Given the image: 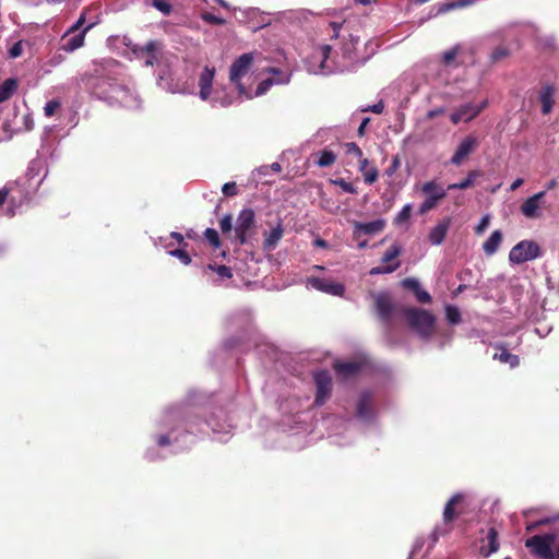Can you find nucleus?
Wrapping results in <instances>:
<instances>
[{
	"label": "nucleus",
	"mask_w": 559,
	"mask_h": 559,
	"mask_svg": "<svg viewBox=\"0 0 559 559\" xmlns=\"http://www.w3.org/2000/svg\"><path fill=\"white\" fill-rule=\"evenodd\" d=\"M403 312L408 325L420 336L429 337L432 334L436 318L431 312L418 308H405Z\"/></svg>",
	"instance_id": "nucleus-1"
},
{
	"label": "nucleus",
	"mask_w": 559,
	"mask_h": 559,
	"mask_svg": "<svg viewBox=\"0 0 559 559\" xmlns=\"http://www.w3.org/2000/svg\"><path fill=\"white\" fill-rule=\"evenodd\" d=\"M556 538L555 533L534 535L525 540V547L537 559H556L552 549Z\"/></svg>",
	"instance_id": "nucleus-2"
},
{
	"label": "nucleus",
	"mask_w": 559,
	"mask_h": 559,
	"mask_svg": "<svg viewBox=\"0 0 559 559\" xmlns=\"http://www.w3.org/2000/svg\"><path fill=\"white\" fill-rule=\"evenodd\" d=\"M542 255L539 245L534 240H522L518 242L509 253V260L514 264H522L535 260Z\"/></svg>",
	"instance_id": "nucleus-3"
},
{
	"label": "nucleus",
	"mask_w": 559,
	"mask_h": 559,
	"mask_svg": "<svg viewBox=\"0 0 559 559\" xmlns=\"http://www.w3.org/2000/svg\"><path fill=\"white\" fill-rule=\"evenodd\" d=\"M313 381L316 384V396L313 405L323 406L332 395L333 380L328 370H318L313 372Z\"/></svg>",
	"instance_id": "nucleus-4"
},
{
	"label": "nucleus",
	"mask_w": 559,
	"mask_h": 559,
	"mask_svg": "<svg viewBox=\"0 0 559 559\" xmlns=\"http://www.w3.org/2000/svg\"><path fill=\"white\" fill-rule=\"evenodd\" d=\"M162 47L158 40H150L143 46L138 44L129 46L138 59H143L145 67H154L158 62Z\"/></svg>",
	"instance_id": "nucleus-5"
},
{
	"label": "nucleus",
	"mask_w": 559,
	"mask_h": 559,
	"mask_svg": "<svg viewBox=\"0 0 559 559\" xmlns=\"http://www.w3.org/2000/svg\"><path fill=\"white\" fill-rule=\"evenodd\" d=\"M421 192L427 194V198L419 206V214L421 215L433 210L438 203L447 197V191L435 180L425 182L421 186Z\"/></svg>",
	"instance_id": "nucleus-6"
},
{
	"label": "nucleus",
	"mask_w": 559,
	"mask_h": 559,
	"mask_svg": "<svg viewBox=\"0 0 559 559\" xmlns=\"http://www.w3.org/2000/svg\"><path fill=\"white\" fill-rule=\"evenodd\" d=\"M401 247L396 243H393L383 254L381 261L386 263L385 266H376L370 270L371 275L377 274H388L397 270L401 265L400 261H395L396 258L401 254Z\"/></svg>",
	"instance_id": "nucleus-7"
},
{
	"label": "nucleus",
	"mask_w": 559,
	"mask_h": 559,
	"mask_svg": "<svg viewBox=\"0 0 559 559\" xmlns=\"http://www.w3.org/2000/svg\"><path fill=\"white\" fill-rule=\"evenodd\" d=\"M478 146V141L473 135H467L456 147L451 157V164L460 166Z\"/></svg>",
	"instance_id": "nucleus-8"
},
{
	"label": "nucleus",
	"mask_w": 559,
	"mask_h": 559,
	"mask_svg": "<svg viewBox=\"0 0 559 559\" xmlns=\"http://www.w3.org/2000/svg\"><path fill=\"white\" fill-rule=\"evenodd\" d=\"M308 284L322 293L332 296H342L345 292L344 285L321 277H309Z\"/></svg>",
	"instance_id": "nucleus-9"
},
{
	"label": "nucleus",
	"mask_w": 559,
	"mask_h": 559,
	"mask_svg": "<svg viewBox=\"0 0 559 559\" xmlns=\"http://www.w3.org/2000/svg\"><path fill=\"white\" fill-rule=\"evenodd\" d=\"M376 310L380 318V320L386 324H391L392 314L394 310V306L392 304L391 297L385 294L381 293L376 296Z\"/></svg>",
	"instance_id": "nucleus-10"
},
{
	"label": "nucleus",
	"mask_w": 559,
	"mask_h": 559,
	"mask_svg": "<svg viewBox=\"0 0 559 559\" xmlns=\"http://www.w3.org/2000/svg\"><path fill=\"white\" fill-rule=\"evenodd\" d=\"M271 24V16L269 13L261 12L257 8L247 9V28L257 32Z\"/></svg>",
	"instance_id": "nucleus-11"
},
{
	"label": "nucleus",
	"mask_w": 559,
	"mask_h": 559,
	"mask_svg": "<svg viewBox=\"0 0 559 559\" xmlns=\"http://www.w3.org/2000/svg\"><path fill=\"white\" fill-rule=\"evenodd\" d=\"M464 501L463 493L453 495L450 500L445 503L443 510V522L445 525L451 524L459 515L463 513V510L460 509V506Z\"/></svg>",
	"instance_id": "nucleus-12"
},
{
	"label": "nucleus",
	"mask_w": 559,
	"mask_h": 559,
	"mask_svg": "<svg viewBox=\"0 0 559 559\" xmlns=\"http://www.w3.org/2000/svg\"><path fill=\"white\" fill-rule=\"evenodd\" d=\"M545 195L546 191H540L526 199L521 205V213L527 218L539 217V206Z\"/></svg>",
	"instance_id": "nucleus-13"
},
{
	"label": "nucleus",
	"mask_w": 559,
	"mask_h": 559,
	"mask_svg": "<svg viewBox=\"0 0 559 559\" xmlns=\"http://www.w3.org/2000/svg\"><path fill=\"white\" fill-rule=\"evenodd\" d=\"M362 362L358 360H350V361H335L333 364V369L335 370L336 374L341 377L342 379H348L357 373L360 372L362 369Z\"/></svg>",
	"instance_id": "nucleus-14"
},
{
	"label": "nucleus",
	"mask_w": 559,
	"mask_h": 559,
	"mask_svg": "<svg viewBox=\"0 0 559 559\" xmlns=\"http://www.w3.org/2000/svg\"><path fill=\"white\" fill-rule=\"evenodd\" d=\"M245 75V53L237 57L229 70V80L238 90L239 95L245 92L241 79Z\"/></svg>",
	"instance_id": "nucleus-15"
},
{
	"label": "nucleus",
	"mask_w": 559,
	"mask_h": 559,
	"mask_svg": "<svg viewBox=\"0 0 559 559\" xmlns=\"http://www.w3.org/2000/svg\"><path fill=\"white\" fill-rule=\"evenodd\" d=\"M450 225H451V218L450 217H447V218H443L442 221H440L429 231V235H428L429 242L431 245H433V246L441 245L444 241L445 237H447V234L449 231Z\"/></svg>",
	"instance_id": "nucleus-16"
},
{
	"label": "nucleus",
	"mask_w": 559,
	"mask_h": 559,
	"mask_svg": "<svg viewBox=\"0 0 559 559\" xmlns=\"http://www.w3.org/2000/svg\"><path fill=\"white\" fill-rule=\"evenodd\" d=\"M499 549L498 531L489 527L486 537L481 539L480 554L485 557L490 556Z\"/></svg>",
	"instance_id": "nucleus-17"
},
{
	"label": "nucleus",
	"mask_w": 559,
	"mask_h": 559,
	"mask_svg": "<svg viewBox=\"0 0 559 559\" xmlns=\"http://www.w3.org/2000/svg\"><path fill=\"white\" fill-rule=\"evenodd\" d=\"M215 75V69L205 67L199 79L200 97L206 100L212 91V84Z\"/></svg>",
	"instance_id": "nucleus-18"
},
{
	"label": "nucleus",
	"mask_w": 559,
	"mask_h": 559,
	"mask_svg": "<svg viewBox=\"0 0 559 559\" xmlns=\"http://www.w3.org/2000/svg\"><path fill=\"white\" fill-rule=\"evenodd\" d=\"M493 347L499 352L493 354L492 358L495 360L508 364L511 368H515L520 365V357L509 353L504 343H496L493 344Z\"/></svg>",
	"instance_id": "nucleus-19"
},
{
	"label": "nucleus",
	"mask_w": 559,
	"mask_h": 559,
	"mask_svg": "<svg viewBox=\"0 0 559 559\" xmlns=\"http://www.w3.org/2000/svg\"><path fill=\"white\" fill-rule=\"evenodd\" d=\"M402 286L413 292L420 304H430L431 296L420 287L419 282L414 277H407L402 281Z\"/></svg>",
	"instance_id": "nucleus-20"
},
{
	"label": "nucleus",
	"mask_w": 559,
	"mask_h": 559,
	"mask_svg": "<svg viewBox=\"0 0 559 559\" xmlns=\"http://www.w3.org/2000/svg\"><path fill=\"white\" fill-rule=\"evenodd\" d=\"M94 24H88L80 34H76L70 38L68 36L66 39H62L61 50L66 52H73L76 49L81 48L85 41L86 33L93 27Z\"/></svg>",
	"instance_id": "nucleus-21"
},
{
	"label": "nucleus",
	"mask_w": 559,
	"mask_h": 559,
	"mask_svg": "<svg viewBox=\"0 0 559 559\" xmlns=\"http://www.w3.org/2000/svg\"><path fill=\"white\" fill-rule=\"evenodd\" d=\"M555 87L551 84H546L539 92V100L542 103V112L548 115L551 112L555 104Z\"/></svg>",
	"instance_id": "nucleus-22"
},
{
	"label": "nucleus",
	"mask_w": 559,
	"mask_h": 559,
	"mask_svg": "<svg viewBox=\"0 0 559 559\" xmlns=\"http://www.w3.org/2000/svg\"><path fill=\"white\" fill-rule=\"evenodd\" d=\"M488 106V100L484 99L479 105L474 104H465L459 107V110L464 116V121L468 122L476 118L486 107Z\"/></svg>",
	"instance_id": "nucleus-23"
},
{
	"label": "nucleus",
	"mask_w": 559,
	"mask_h": 559,
	"mask_svg": "<svg viewBox=\"0 0 559 559\" xmlns=\"http://www.w3.org/2000/svg\"><path fill=\"white\" fill-rule=\"evenodd\" d=\"M483 176V171L478 170V169H475V170H471L468 171L467 176L465 179H463L462 181L460 182H455V183H450L448 186V189L447 190H466L471 187L474 186V182L477 178L481 177Z\"/></svg>",
	"instance_id": "nucleus-24"
},
{
	"label": "nucleus",
	"mask_w": 559,
	"mask_h": 559,
	"mask_svg": "<svg viewBox=\"0 0 559 559\" xmlns=\"http://www.w3.org/2000/svg\"><path fill=\"white\" fill-rule=\"evenodd\" d=\"M371 406H372L371 395L367 392L362 393L359 396V400L357 403V416L362 419L370 417Z\"/></svg>",
	"instance_id": "nucleus-25"
},
{
	"label": "nucleus",
	"mask_w": 559,
	"mask_h": 559,
	"mask_svg": "<svg viewBox=\"0 0 559 559\" xmlns=\"http://www.w3.org/2000/svg\"><path fill=\"white\" fill-rule=\"evenodd\" d=\"M502 241V234L500 230H495L491 233L490 237L484 242L483 250L487 255H492L497 252L500 243Z\"/></svg>",
	"instance_id": "nucleus-26"
},
{
	"label": "nucleus",
	"mask_w": 559,
	"mask_h": 559,
	"mask_svg": "<svg viewBox=\"0 0 559 559\" xmlns=\"http://www.w3.org/2000/svg\"><path fill=\"white\" fill-rule=\"evenodd\" d=\"M17 80L16 79H7L0 85V104L10 99L12 95L17 90Z\"/></svg>",
	"instance_id": "nucleus-27"
},
{
	"label": "nucleus",
	"mask_w": 559,
	"mask_h": 559,
	"mask_svg": "<svg viewBox=\"0 0 559 559\" xmlns=\"http://www.w3.org/2000/svg\"><path fill=\"white\" fill-rule=\"evenodd\" d=\"M283 233L284 230L278 224L275 228L265 235L264 248L269 250L275 248L278 241L282 239Z\"/></svg>",
	"instance_id": "nucleus-28"
},
{
	"label": "nucleus",
	"mask_w": 559,
	"mask_h": 559,
	"mask_svg": "<svg viewBox=\"0 0 559 559\" xmlns=\"http://www.w3.org/2000/svg\"><path fill=\"white\" fill-rule=\"evenodd\" d=\"M385 222L383 219H376L368 223L358 224L357 228L366 235H373L383 230Z\"/></svg>",
	"instance_id": "nucleus-29"
},
{
	"label": "nucleus",
	"mask_w": 559,
	"mask_h": 559,
	"mask_svg": "<svg viewBox=\"0 0 559 559\" xmlns=\"http://www.w3.org/2000/svg\"><path fill=\"white\" fill-rule=\"evenodd\" d=\"M336 160V155L334 152L330 150H323L319 153V158L317 160V165L319 167H329L332 166Z\"/></svg>",
	"instance_id": "nucleus-30"
},
{
	"label": "nucleus",
	"mask_w": 559,
	"mask_h": 559,
	"mask_svg": "<svg viewBox=\"0 0 559 559\" xmlns=\"http://www.w3.org/2000/svg\"><path fill=\"white\" fill-rule=\"evenodd\" d=\"M287 82H288V80H282V79L274 80L273 78H267V79L263 80L258 85L254 96H261V95L265 94L274 83L283 84V83H287Z\"/></svg>",
	"instance_id": "nucleus-31"
},
{
	"label": "nucleus",
	"mask_w": 559,
	"mask_h": 559,
	"mask_svg": "<svg viewBox=\"0 0 559 559\" xmlns=\"http://www.w3.org/2000/svg\"><path fill=\"white\" fill-rule=\"evenodd\" d=\"M332 185L340 187L344 192L357 194L358 189L352 182L346 181L344 178H336L330 180Z\"/></svg>",
	"instance_id": "nucleus-32"
},
{
	"label": "nucleus",
	"mask_w": 559,
	"mask_h": 559,
	"mask_svg": "<svg viewBox=\"0 0 559 559\" xmlns=\"http://www.w3.org/2000/svg\"><path fill=\"white\" fill-rule=\"evenodd\" d=\"M412 204H405L402 210L400 211V213L396 215V217L394 218V223L396 225H402L404 223H406L409 217H411V214H412Z\"/></svg>",
	"instance_id": "nucleus-33"
},
{
	"label": "nucleus",
	"mask_w": 559,
	"mask_h": 559,
	"mask_svg": "<svg viewBox=\"0 0 559 559\" xmlns=\"http://www.w3.org/2000/svg\"><path fill=\"white\" fill-rule=\"evenodd\" d=\"M236 235L240 243H245V210H242L238 215Z\"/></svg>",
	"instance_id": "nucleus-34"
},
{
	"label": "nucleus",
	"mask_w": 559,
	"mask_h": 559,
	"mask_svg": "<svg viewBox=\"0 0 559 559\" xmlns=\"http://www.w3.org/2000/svg\"><path fill=\"white\" fill-rule=\"evenodd\" d=\"M445 317H447V320L451 324H457V323L461 322V313L457 310V308H455L453 306H448L447 307V309H445Z\"/></svg>",
	"instance_id": "nucleus-35"
},
{
	"label": "nucleus",
	"mask_w": 559,
	"mask_h": 559,
	"mask_svg": "<svg viewBox=\"0 0 559 559\" xmlns=\"http://www.w3.org/2000/svg\"><path fill=\"white\" fill-rule=\"evenodd\" d=\"M459 53V47H453L447 51L443 52L442 55V63L443 66L445 67H450L453 64L456 56Z\"/></svg>",
	"instance_id": "nucleus-36"
},
{
	"label": "nucleus",
	"mask_w": 559,
	"mask_h": 559,
	"mask_svg": "<svg viewBox=\"0 0 559 559\" xmlns=\"http://www.w3.org/2000/svg\"><path fill=\"white\" fill-rule=\"evenodd\" d=\"M474 0H459L457 2L445 3L439 9V12H448L456 8H463L472 4Z\"/></svg>",
	"instance_id": "nucleus-37"
},
{
	"label": "nucleus",
	"mask_w": 559,
	"mask_h": 559,
	"mask_svg": "<svg viewBox=\"0 0 559 559\" xmlns=\"http://www.w3.org/2000/svg\"><path fill=\"white\" fill-rule=\"evenodd\" d=\"M205 239L214 247L218 248L221 245L219 235L218 233L213 228H207L204 231Z\"/></svg>",
	"instance_id": "nucleus-38"
},
{
	"label": "nucleus",
	"mask_w": 559,
	"mask_h": 559,
	"mask_svg": "<svg viewBox=\"0 0 559 559\" xmlns=\"http://www.w3.org/2000/svg\"><path fill=\"white\" fill-rule=\"evenodd\" d=\"M60 107H61V102L59 99H51V100L47 102L44 107L45 115L47 117H52Z\"/></svg>",
	"instance_id": "nucleus-39"
},
{
	"label": "nucleus",
	"mask_w": 559,
	"mask_h": 559,
	"mask_svg": "<svg viewBox=\"0 0 559 559\" xmlns=\"http://www.w3.org/2000/svg\"><path fill=\"white\" fill-rule=\"evenodd\" d=\"M152 4L165 15H169L171 13L173 7L166 0H153Z\"/></svg>",
	"instance_id": "nucleus-40"
},
{
	"label": "nucleus",
	"mask_w": 559,
	"mask_h": 559,
	"mask_svg": "<svg viewBox=\"0 0 559 559\" xmlns=\"http://www.w3.org/2000/svg\"><path fill=\"white\" fill-rule=\"evenodd\" d=\"M344 147L346 150L347 155H353L357 158L362 156V151L355 142H346L344 143Z\"/></svg>",
	"instance_id": "nucleus-41"
},
{
	"label": "nucleus",
	"mask_w": 559,
	"mask_h": 559,
	"mask_svg": "<svg viewBox=\"0 0 559 559\" xmlns=\"http://www.w3.org/2000/svg\"><path fill=\"white\" fill-rule=\"evenodd\" d=\"M364 180L368 185H372L378 180L379 171L376 167H371L362 174Z\"/></svg>",
	"instance_id": "nucleus-42"
},
{
	"label": "nucleus",
	"mask_w": 559,
	"mask_h": 559,
	"mask_svg": "<svg viewBox=\"0 0 559 559\" xmlns=\"http://www.w3.org/2000/svg\"><path fill=\"white\" fill-rule=\"evenodd\" d=\"M510 55V50L507 47L499 46L497 47L491 55V60L497 62L503 58H507Z\"/></svg>",
	"instance_id": "nucleus-43"
},
{
	"label": "nucleus",
	"mask_w": 559,
	"mask_h": 559,
	"mask_svg": "<svg viewBox=\"0 0 559 559\" xmlns=\"http://www.w3.org/2000/svg\"><path fill=\"white\" fill-rule=\"evenodd\" d=\"M173 257L178 258L183 264L188 265L191 263V258L186 250L175 249L169 252Z\"/></svg>",
	"instance_id": "nucleus-44"
},
{
	"label": "nucleus",
	"mask_w": 559,
	"mask_h": 559,
	"mask_svg": "<svg viewBox=\"0 0 559 559\" xmlns=\"http://www.w3.org/2000/svg\"><path fill=\"white\" fill-rule=\"evenodd\" d=\"M207 267L211 270H215L221 277L230 278L233 275L230 269L227 267L226 265H219L217 267H214L212 264H209Z\"/></svg>",
	"instance_id": "nucleus-45"
},
{
	"label": "nucleus",
	"mask_w": 559,
	"mask_h": 559,
	"mask_svg": "<svg viewBox=\"0 0 559 559\" xmlns=\"http://www.w3.org/2000/svg\"><path fill=\"white\" fill-rule=\"evenodd\" d=\"M233 216L231 215H225L221 222H219V226H221V229L224 234L226 233H229L231 230V227H233Z\"/></svg>",
	"instance_id": "nucleus-46"
},
{
	"label": "nucleus",
	"mask_w": 559,
	"mask_h": 559,
	"mask_svg": "<svg viewBox=\"0 0 559 559\" xmlns=\"http://www.w3.org/2000/svg\"><path fill=\"white\" fill-rule=\"evenodd\" d=\"M23 52V44L22 41H16L10 49H9V57L12 59H15L20 57Z\"/></svg>",
	"instance_id": "nucleus-47"
},
{
	"label": "nucleus",
	"mask_w": 559,
	"mask_h": 559,
	"mask_svg": "<svg viewBox=\"0 0 559 559\" xmlns=\"http://www.w3.org/2000/svg\"><path fill=\"white\" fill-rule=\"evenodd\" d=\"M85 23V13H82L79 17V20L70 27V29L62 36V39H66V37L70 33H74L79 31Z\"/></svg>",
	"instance_id": "nucleus-48"
},
{
	"label": "nucleus",
	"mask_w": 559,
	"mask_h": 559,
	"mask_svg": "<svg viewBox=\"0 0 559 559\" xmlns=\"http://www.w3.org/2000/svg\"><path fill=\"white\" fill-rule=\"evenodd\" d=\"M489 223H490L489 215L483 216L480 222L478 223V225L475 227V233L478 235L483 234L488 228Z\"/></svg>",
	"instance_id": "nucleus-49"
},
{
	"label": "nucleus",
	"mask_w": 559,
	"mask_h": 559,
	"mask_svg": "<svg viewBox=\"0 0 559 559\" xmlns=\"http://www.w3.org/2000/svg\"><path fill=\"white\" fill-rule=\"evenodd\" d=\"M222 191L226 197H234L237 194V186L235 182H227L223 186Z\"/></svg>",
	"instance_id": "nucleus-50"
},
{
	"label": "nucleus",
	"mask_w": 559,
	"mask_h": 559,
	"mask_svg": "<svg viewBox=\"0 0 559 559\" xmlns=\"http://www.w3.org/2000/svg\"><path fill=\"white\" fill-rule=\"evenodd\" d=\"M401 166V162H400V157L397 155H395L393 158H392V162H391V165L388 167V169L385 170V174L391 177L397 169L399 167Z\"/></svg>",
	"instance_id": "nucleus-51"
},
{
	"label": "nucleus",
	"mask_w": 559,
	"mask_h": 559,
	"mask_svg": "<svg viewBox=\"0 0 559 559\" xmlns=\"http://www.w3.org/2000/svg\"><path fill=\"white\" fill-rule=\"evenodd\" d=\"M331 50H332V47L329 46V45H324V46L321 47V57H322V61H321V64H320L321 69L325 68L324 63L329 59Z\"/></svg>",
	"instance_id": "nucleus-52"
},
{
	"label": "nucleus",
	"mask_w": 559,
	"mask_h": 559,
	"mask_svg": "<svg viewBox=\"0 0 559 559\" xmlns=\"http://www.w3.org/2000/svg\"><path fill=\"white\" fill-rule=\"evenodd\" d=\"M202 19L205 21V22H209V23H212V24H216V25H219V24H223L224 23V20L221 19V17H217L215 16L214 14L212 13H204L202 15Z\"/></svg>",
	"instance_id": "nucleus-53"
},
{
	"label": "nucleus",
	"mask_w": 559,
	"mask_h": 559,
	"mask_svg": "<svg viewBox=\"0 0 559 559\" xmlns=\"http://www.w3.org/2000/svg\"><path fill=\"white\" fill-rule=\"evenodd\" d=\"M383 109H384V104L382 100H380L377 104L366 108L365 111H371L373 114H382Z\"/></svg>",
	"instance_id": "nucleus-54"
},
{
	"label": "nucleus",
	"mask_w": 559,
	"mask_h": 559,
	"mask_svg": "<svg viewBox=\"0 0 559 559\" xmlns=\"http://www.w3.org/2000/svg\"><path fill=\"white\" fill-rule=\"evenodd\" d=\"M451 121L454 123V124H457L459 122L461 121H464V116L462 115V112L459 110V108L452 112L451 115Z\"/></svg>",
	"instance_id": "nucleus-55"
},
{
	"label": "nucleus",
	"mask_w": 559,
	"mask_h": 559,
	"mask_svg": "<svg viewBox=\"0 0 559 559\" xmlns=\"http://www.w3.org/2000/svg\"><path fill=\"white\" fill-rule=\"evenodd\" d=\"M369 121H370V118H368V117H367V118H365V119L361 121L360 126H359V127H358V129H357V134H358L359 136H364V135H365V133H366V128H367V124L369 123Z\"/></svg>",
	"instance_id": "nucleus-56"
},
{
	"label": "nucleus",
	"mask_w": 559,
	"mask_h": 559,
	"mask_svg": "<svg viewBox=\"0 0 559 559\" xmlns=\"http://www.w3.org/2000/svg\"><path fill=\"white\" fill-rule=\"evenodd\" d=\"M330 26L333 28V35L331 36V38H337L340 35V29L343 26V23L331 22Z\"/></svg>",
	"instance_id": "nucleus-57"
},
{
	"label": "nucleus",
	"mask_w": 559,
	"mask_h": 559,
	"mask_svg": "<svg viewBox=\"0 0 559 559\" xmlns=\"http://www.w3.org/2000/svg\"><path fill=\"white\" fill-rule=\"evenodd\" d=\"M359 159V166H358V169L361 174H364L369 165V160L367 158H365L364 156H361Z\"/></svg>",
	"instance_id": "nucleus-58"
},
{
	"label": "nucleus",
	"mask_w": 559,
	"mask_h": 559,
	"mask_svg": "<svg viewBox=\"0 0 559 559\" xmlns=\"http://www.w3.org/2000/svg\"><path fill=\"white\" fill-rule=\"evenodd\" d=\"M240 342H241L240 338H237V340L228 338L225 341V347L227 349H234V348H236L237 344H239Z\"/></svg>",
	"instance_id": "nucleus-59"
},
{
	"label": "nucleus",
	"mask_w": 559,
	"mask_h": 559,
	"mask_svg": "<svg viewBox=\"0 0 559 559\" xmlns=\"http://www.w3.org/2000/svg\"><path fill=\"white\" fill-rule=\"evenodd\" d=\"M444 112V109L443 108H437V109H432V110H429L427 112V118L428 119H433L440 115H442Z\"/></svg>",
	"instance_id": "nucleus-60"
},
{
	"label": "nucleus",
	"mask_w": 559,
	"mask_h": 559,
	"mask_svg": "<svg viewBox=\"0 0 559 559\" xmlns=\"http://www.w3.org/2000/svg\"><path fill=\"white\" fill-rule=\"evenodd\" d=\"M169 443H170V439H169V437H168V436H166V435L158 436V438H157V444H158L159 447H166V445H168Z\"/></svg>",
	"instance_id": "nucleus-61"
},
{
	"label": "nucleus",
	"mask_w": 559,
	"mask_h": 559,
	"mask_svg": "<svg viewBox=\"0 0 559 559\" xmlns=\"http://www.w3.org/2000/svg\"><path fill=\"white\" fill-rule=\"evenodd\" d=\"M269 171H270L269 166H262L259 169H257V173H253V176L258 177V179L261 180L262 178L260 176L261 175L266 176L269 174Z\"/></svg>",
	"instance_id": "nucleus-62"
},
{
	"label": "nucleus",
	"mask_w": 559,
	"mask_h": 559,
	"mask_svg": "<svg viewBox=\"0 0 559 559\" xmlns=\"http://www.w3.org/2000/svg\"><path fill=\"white\" fill-rule=\"evenodd\" d=\"M254 222V212L252 210L247 209V229L250 228V226Z\"/></svg>",
	"instance_id": "nucleus-63"
},
{
	"label": "nucleus",
	"mask_w": 559,
	"mask_h": 559,
	"mask_svg": "<svg viewBox=\"0 0 559 559\" xmlns=\"http://www.w3.org/2000/svg\"><path fill=\"white\" fill-rule=\"evenodd\" d=\"M10 190L8 188L0 189V207L4 204Z\"/></svg>",
	"instance_id": "nucleus-64"
}]
</instances>
